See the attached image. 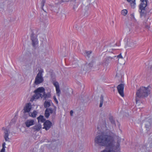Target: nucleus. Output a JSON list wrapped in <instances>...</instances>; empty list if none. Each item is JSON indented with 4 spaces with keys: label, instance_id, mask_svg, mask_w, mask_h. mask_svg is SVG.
I'll list each match as a JSON object with an SVG mask.
<instances>
[{
    "label": "nucleus",
    "instance_id": "obj_1",
    "mask_svg": "<svg viewBox=\"0 0 152 152\" xmlns=\"http://www.w3.org/2000/svg\"><path fill=\"white\" fill-rule=\"evenodd\" d=\"M96 143L102 146H106V149L101 152H116L120 145V140L115 141L113 136L103 133L95 139Z\"/></svg>",
    "mask_w": 152,
    "mask_h": 152
},
{
    "label": "nucleus",
    "instance_id": "obj_2",
    "mask_svg": "<svg viewBox=\"0 0 152 152\" xmlns=\"http://www.w3.org/2000/svg\"><path fill=\"white\" fill-rule=\"evenodd\" d=\"M150 93V91L148 89V87L143 86L141 87L136 92V102L139 100V98L147 97Z\"/></svg>",
    "mask_w": 152,
    "mask_h": 152
},
{
    "label": "nucleus",
    "instance_id": "obj_3",
    "mask_svg": "<svg viewBox=\"0 0 152 152\" xmlns=\"http://www.w3.org/2000/svg\"><path fill=\"white\" fill-rule=\"evenodd\" d=\"M141 2L139 5L140 13L141 16H144L145 14V7L147 6L148 0H140Z\"/></svg>",
    "mask_w": 152,
    "mask_h": 152
},
{
    "label": "nucleus",
    "instance_id": "obj_4",
    "mask_svg": "<svg viewBox=\"0 0 152 152\" xmlns=\"http://www.w3.org/2000/svg\"><path fill=\"white\" fill-rule=\"evenodd\" d=\"M43 72L42 69L40 70L37 74L35 77L34 84L38 85L42 83L44 81V79L42 77V73Z\"/></svg>",
    "mask_w": 152,
    "mask_h": 152
},
{
    "label": "nucleus",
    "instance_id": "obj_5",
    "mask_svg": "<svg viewBox=\"0 0 152 152\" xmlns=\"http://www.w3.org/2000/svg\"><path fill=\"white\" fill-rule=\"evenodd\" d=\"M54 109L52 108H47L45 110V117L47 118H48L50 115V114L54 113L56 114V107L55 106H54Z\"/></svg>",
    "mask_w": 152,
    "mask_h": 152
},
{
    "label": "nucleus",
    "instance_id": "obj_6",
    "mask_svg": "<svg viewBox=\"0 0 152 152\" xmlns=\"http://www.w3.org/2000/svg\"><path fill=\"white\" fill-rule=\"evenodd\" d=\"M31 39L32 41V46L34 47H35L38 44V41L37 36L33 32H32L31 35Z\"/></svg>",
    "mask_w": 152,
    "mask_h": 152
},
{
    "label": "nucleus",
    "instance_id": "obj_7",
    "mask_svg": "<svg viewBox=\"0 0 152 152\" xmlns=\"http://www.w3.org/2000/svg\"><path fill=\"white\" fill-rule=\"evenodd\" d=\"M124 85L123 84H120L117 86V89L118 92L122 97L124 96Z\"/></svg>",
    "mask_w": 152,
    "mask_h": 152
},
{
    "label": "nucleus",
    "instance_id": "obj_8",
    "mask_svg": "<svg viewBox=\"0 0 152 152\" xmlns=\"http://www.w3.org/2000/svg\"><path fill=\"white\" fill-rule=\"evenodd\" d=\"M44 127L43 129H45L46 130H49L52 126V123L48 120L46 121L43 124Z\"/></svg>",
    "mask_w": 152,
    "mask_h": 152
},
{
    "label": "nucleus",
    "instance_id": "obj_9",
    "mask_svg": "<svg viewBox=\"0 0 152 152\" xmlns=\"http://www.w3.org/2000/svg\"><path fill=\"white\" fill-rule=\"evenodd\" d=\"M35 121L34 120L29 119L27 120L25 122L26 126L28 127L34 125Z\"/></svg>",
    "mask_w": 152,
    "mask_h": 152
},
{
    "label": "nucleus",
    "instance_id": "obj_10",
    "mask_svg": "<svg viewBox=\"0 0 152 152\" xmlns=\"http://www.w3.org/2000/svg\"><path fill=\"white\" fill-rule=\"evenodd\" d=\"M31 105L30 103H28L26 104L24 107V113H28L30 112L31 108Z\"/></svg>",
    "mask_w": 152,
    "mask_h": 152
},
{
    "label": "nucleus",
    "instance_id": "obj_11",
    "mask_svg": "<svg viewBox=\"0 0 152 152\" xmlns=\"http://www.w3.org/2000/svg\"><path fill=\"white\" fill-rule=\"evenodd\" d=\"M34 93L35 94L32 97V99L33 100L38 99L40 97L42 98V94H41L37 93Z\"/></svg>",
    "mask_w": 152,
    "mask_h": 152
},
{
    "label": "nucleus",
    "instance_id": "obj_12",
    "mask_svg": "<svg viewBox=\"0 0 152 152\" xmlns=\"http://www.w3.org/2000/svg\"><path fill=\"white\" fill-rule=\"evenodd\" d=\"M42 128V125L40 124H38L33 126L32 129L34 130V132L39 131Z\"/></svg>",
    "mask_w": 152,
    "mask_h": 152
},
{
    "label": "nucleus",
    "instance_id": "obj_13",
    "mask_svg": "<svg viewBox=\"0 0 152 152\" xmlns=\"http://www.w3.org/2000/svg\"><path fill=\"white\" fill-rule=\"evenodd\" d=\"M4 137L5 140L6 141H10L9 138H8L9 134L8 131L7 129H4Z\"/></svg>",
    "mask_w": 152,
    "mask_h": 152
},
{
    "label": "nucleus",
    "instance_id": "obj_14",
    "mask_svg": "<svg viewBox=\"0 0 152 152\" xmlns=\"http://www.w3.org/2000/svg\"><path fill=\"white\" fill-rule=\"evenodd\" d=\"M45 91V88L43 87H40L35 90L34 91V93H37L39 94L44 92Z\"/></svg>",
    "mask_w": 152,
    "mask_h": 152
},
{
    "label": "nucleus",
    "instance_id": "obj_15",
    "mask_svg": "<svg viewBox=\"0 0 152 152\" xmlns=\"http://www.w3.org/2000/svg\"><path fill=\"white\" fill-rule=\"evenodd\" d=\"M131 6V7L134 9L135 7L136 3L135 0H126Z\"/></svg>",
    "mask_w": 152,
    "mask_h": 152
},
{
    "label": "nucleus",
    "instance_id": "obj_16",
    "mask_svg": "<svg viewBox=\"0 0 152 152\" xmlns=\"http://www.w3.org/2000/svg\"><path fill=\"white\" fill-rule=\"evenodd\" d=\"M52 103L51 100H49L48 101H45L44 103V106L45 108H48L51 105V103Z\"/></svg>",
    "mask_w": 152,
    "mask_h": 152
},
{
    "label": "nucleus",
    "instance_id": "obj_17",
    "mask_svg": "<svg viewBox=\"0 0 152 152\" xmlns=\"http://www.w3.org/2000/svg\"><path fill=\"white\" fill-rule=\"evenodd\" d=\"M145 127L146 130L149 131L151 128V124L150 121H146L145 124Z\"/></svg>",
    "mask_w": 152,
    "mask_h": 152
},
{
    "label": "nucleus",
    "instance_id": "obj_18",
    "mask_svg": "<svg viewBox=\"0 0 152 152\" xmlns=\"http://www.w3.org/2000/svg\"><path fill=\"white\" fill-rule=\"evenodd\" d=\"M37 119L38 122L40 121L42 122H44L45 121V119L44 118V116L41 115L37 118Z\"/></svg>",
    "mask_w": 152,
    "mask_h": 152
},
{
    "label": "nucleus",
    "instance_id": "obj_19",
    "mask_svg": "<svg viewBox=\"0 0 152 152\" xmlns=\"http://www.w3.org/2000/svg\"><path fill=\"white\" fill-rule=\"evenodd\" d=\"M37 114V112L35 110H34L32 113H29V116L33 118H35Z\"/></svg>",
    "mask_w": 152,
    "mask_h": 152
},
{
    "label": "nucleus",
    "instance_id": "obj_20",
    "mask_svg": "<svg viewBox=\"0 0 152 152\" xmlns=\"http://www.w3.org/2000/svg\"><path fill=\"white\" fill-rule=\"evenodd\" d=\"M136 42L135 41H132L129 44V47L132 48H134L136 46Z\"/></svg>",
    "mask_w": 152,
    "mask_h": 152
},
{
    "label": "nucleus",
    "instance_id": "obj_21",
    "mask_svg": "<svg viewBox=\"0 0 152 152\" xmlns=\"http://www.w3.org/2000/svg\"><path fill=\"white\" fill-rule=\"evenodd\" d=\"M51 95L50 93H48L47 94H45V92L43 93L42 94V97H43L45 99H46L47 98H48L50 97Z\"/></svg>",
    "mask_w": 152,
    "mask_h": 152
},
{
    "label": "nucleus",
    "instance_id": "obj_22",
    "mask_svg": "<svg viewBox=\"0 0 152 152\" xmlns=\"http://www.w3.org/2000/svg\"><path fill=\"white\" fill-rule=\"evenodd\" d=\"M100 104L99 105V107H101L102 106L103 101H104V97L102 95H101L100 97Z\"/></svg>",
    "mask_w": 152,
    "mask_h": 152
},
{
    "label": "nucleus",
    "instance_id": "obj_23",
    "mask_svg": "<svg viewBox=\"0 0 152 152\" xmlns=\"http://www.w3.org/2000/svg\"><path fill=\"white\" fill-rule=\"evenodd\" d=\"M127 13V11L126 10H123L121 11V14L122 15H123L124 16L126 15Z\"/></svg>",
    "mask_w": 152,
    "mask_h": 152
},
{
    "label": "nucleus",
    "instance_id": "obj_24",
    "mask_svg": "<svg viewBox=\"0 0 152 152\" xmlns=\"http://www.w3.org/2000/svg\"><path fill=\"white\" fill-rule=\"evenodd\" d=\"M56 92L57 95L58 96H59V94L60 93V90L59 88V87L58 88H56Z\"/></svg>",
    "mask_w": 152,
    "mask_h": 152
},
{
    "label": "nucleus",
    "instance_id": "obj_25",
    "mask_svg": "<svg viewBox=\"0 0 152 152\" xmlns=\"http://www.w3.org/2000/svg\"><path fill=\"white\" fill-rule=\"evenodd\" d=\"M93 63L92 62H91L89 63L88 65H85L84 67H87V66H88L90 68L91 67L93 66Z\"/></svg>",
    "mask_w": 152,
    "mask_h": 152
},
{
    "label": "nucleus",
    "instance_id": "obj_26",
    "mask_svg": "<svg viewBox=\"0 0 152 152\" xmlns=\"http://www.w3.org/2000/svg\"><path fill=\"white\" fill-rule=\"evenodd\" d=\"M5 142H4L2 144V148L1 150V151H5V148H6L5 146Z\"/></svg>",
    "mask_w": 152,
    "mask_h": 152
},
{
    "label": "nucleus",
    "instance_id": "obj_27",
    "mask_svg": "<svg viewBox=\"0 0 152 152\" xmlns=\"http://www.w3.org/2000/svg\"><path fill=\"white\" fill-rule=\"evenodd\" d=\"M109 120H110V122H111V123L112 124H114L115 125V121L113 120V118L112 117H110L109 118Z\"/></svg>",
    "mask_w": 152,
    "mask_h": 152
},
{
    "label": "nucleus",
    "instance_id": "obj_28",
    "mask_svg": "<svg viewBox=\"0 0 152 152\" xmlns=\"http://www.w3.org/2000/svg\"><path fill=\"white\" fill-rule=\"evenodd\" d=\"M53 85L56 87V88L59 87L58 83L57 82H55L53 83Z\"/></svg>",
    "mask_w": 152,
    "mask_h": 152
},
{
    "label": "nucleus",
    "instance_id": "obj_29",
    "mask_svg": "<svg viewBox=\"0 0 152 152\" xmlns=\"http://www.w3.org/2000/svg\"><path fill=\"white\" fill-rule=\"evenodd\" d=\"M91 51H88L86 52V55L88 57H89L90 55L91 54Z\"/></svg>",
    "mask_w": 152,
    "mask_h": 152
},
{
    "label": "nucleus",
    "instance_id": "obj_30",
    "mask_svg": "<svg viewBox=\"0 0 152 152\" xmlns=\"http://www.w3.org/2000/svg\"><path fill=\"white\" fill-rule=\"evenodd\" d=\"M145 27L147 29H149L150 28V26L149 25H148V24H147L145 23Z\"/></svg>",
    "mask_w": 152,
    "mask_h": 152
},
{
    "label": "nucleus",
    "instance_id": "obj_31",
    "mask_svg": "<svg viewBox=\"0 0 152 152\" xmlns=\"http://www.w3.org/2000/svg\"><path fill=\"white\" fill-rule=\"evenodd\" d=\"M131 18L132 19H134V13H132L130 15Z\"/></svg>",
    "mask_w": 152,
    "mask_h": 152
},
{
    "label": "nucleus",
    "instance_id": "obj_32",
    "mask_svg": "<svg viewBox=\"0 0 152 152\" xmlns=\"http://www.w3.org/2000/svg\"><path fill=\"white\" fill-rule=\"evenodd\" d=\"M53 99L54 100V101H55V102H56V103L57 104L58 103V101L55 96H53Z\"/></svg>",
    "mask_w": 152,
    "mask_h": 152
},
{
    "label": "nucleus",
    "instance_id": "obj_33",
    "mask_svg": "<svg viewBox=\"0 0 152 152\" xmlns=\"http://www.w3.org/2000/svg\"><path fill=\"white\" fill-rule=\"evenodd\" d=\"M112 59V58L111 57H108L106 58V59L107 60H108V61H109L110 60H111Z\"/></svg>",
    "mask_w": 152,
    "mask_h": 152
},
{
    "label": "nucleus",
    "instance_id": "obj_34",
    "mask_svg": "<svg viewBox=\"0 0 152 152\" xmlns=\"http://www.w3.org/2000/svg\"><path fill=\"white\" fill-rule=\"evenodd\" d=\"M117 58H123V57L122 56H121V54H119L117 56Z\"/></svg>",
    "mask_w": 152,
    "mask_h": 152
},
{
    "label": "nucleus",
    "instance_id": "obj_35",
    "mask_svg": "<svg viewBox=\"0 0 152 152\" xmlns=\"http://www.w3.org/2000/svg\"><path fill=\"white\" fill-rule=\"evenodd\" d=\"M70 115L71 116H72V114L73 113V111L72 110H71L70 111Z\"/></svg>",
    "mask_w": 152,
    "mask_h": 152
},
{
    "label": "nucleus",
    "instance_id": "obj_36",
    "mask_svg": "<svg viewBox=\"0 0 152 152\" xmlns=\"http://www.w3.org/2000/svg\"><path fill=\"white\" fill-rule=\"evenodd\" d=\"M0 152H5V151H0Z\"/></svg>",
    "mask_w": 152,
    "mask_h": 152
},
{
    "label": "nucleus",
    "instance_id": "obj_37",
    "mask_svg": "<svg viewBox=\"0 0 152 152\" xmlns=\"http://www.w3.org/2000/svg\"><path fill=\"white\" fill-rule=\"evenodd\" d=\"M117 76V74H116V76Z\"/></svg>",
    "mask_w": 152,
    "mask_h": 152
}]
</instances>
